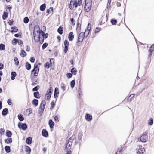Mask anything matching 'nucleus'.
Instances as JSON below:
<instances>
[{
  "instance_id": "6e6552de",
  "label": "nucleus",
  "mask_w": 154,
  "mask_h": 154,
  "mask_svg": "<svg viewBox=\"0 0 154 154\" xmlns=\"http://www.w3.org/2000/svg\"><path fill=\"white\" fill-rule=\"evenodd\" d=\"M147 139V136L146 134H143L140 138V141L143 142H146Z\"/></svg>"
},
{
  "instance_id": "c756f323",
  "label": "nucleus",
  "mask_w": 154,
  "mask_h": 154,
  "mask_svg": "<svg viewBox=\"0 0 154 154\" xmlns=\"http://www.w3.org/2000/svg\"><path fill=\"white\" fill-rule=\"evenodd\" d=\"M5 149L7 153H9L10 152V148L9 146H7L5 148Z\"/></svg>"
},
{
  "instance_id": "e2e57ef3",
  "label": "nucleus",
  "mask_w": 154,
  "mask_h": 154,
  "mask_svg": "<svg viewBox=\"0 0 154 154\" xmlns=\"http://www.w3.org/2000/svg\"><path fill=\"white\" fill-rule=\"evenodd\" d=\"M3 65L0 63V69H2L3 68Z\"/></svg>"
},
{
  "instance_id": "a878e982",
  "label": "nucleus",
  "mask_w": 154,
  "mask_h": 154,
  "mask_svg": "<svg viewBox=\"0 0 154 154\" xmlns=\"http://www.w3.org/2000/svg\"><path fill=\"white\" fill-rule=\"evenodd\" d=\"M6 135L8 137H10L12 135L11 132L9 131H7L6 133Z\"/></svg>"
},
{
  "instance_id": "680f3d73",
  "label": "nucleus",
  "mask_w": 154,
  "mask_h": 154,
  "mask_svg": "<svg viewBox=\"0 0 154 154\" xmlns=\"http://www.w3.org/2000/svg\"><path fill=\"white\" fill-rule=\"evenodd\" d=\"M82 3V1L81 0H78V5L79 4V5H80Z\"/></svg>"
},
{
  "instance_id": "ddd939ff",
  "label": "nucleus",
  "mask_w": 154,
  "mask_h": 154,
  "mask_svg": "<svg viewBox=\"0 0 154 154\" xmlns=\"http://www.w3.org/2000/svg\"><path fill=\"white\" fill-rule=\"evenodd\" d=\"M42 135L45 137H47L48 135V132L45 129H43L42 131Z\"/></svg>"
},
{
  "instance_id": "393cba45",
  "label": "nucleus",
  "mask_w": 154,
  "mask_h": 154,
  "mask_svg": "<svg viewBox=\"0 0 154 154\" xmlns=\"http://www.w3.org/2000/svg\"><path fill=\"white\" fill-rule=\"evenodd\" d=\"M34 97L37 98H40V96L39 93L38 92H34Z\"/></svg>"
},
{
  "instance_id": "7c9ffc66",
  "label": "nucleus",
  "mask_w": 154,
  "mask_h": 154,
  "mask_svg": "<svg viewBox=\"0 0 154 154\" xmlns=\"http://www.w3.org/2000/svg\"><path fill=\"white\" fill-rule=\"evenodd\" d=\"M57 31L61 35L63 33V30L62 28H61V27H60L58 29Z\"/></svg>"
},
{
  "instance_id": "338daca9",
  "label": "nucleus",
  "mask_w": 154,
  "mask_h": 154,
  "mask_svg": "<svg viewBox=\"0 0 154 154\" xmlns=\"http://www.w3.org/2000/svg\"><path fill=\"white\" fill-rule=\"evenodd\" d=\"M27 111H29V114L32 113V110L31 109H27Z\"/></svg>"
},
{
  "instance_id": "13d9d810",
  "label": "nucleus",
  "mask_w": 154,
  "mask_h": 154,
  "mask_svg": "<svg viewBox=\"0 0 154 154\" xmlns=\"http://www.w3.org/2000/svg\"><path fill=\"white\" fill-rule=\"evenodd\" d=\"M5 132V131H4V130L2 128H1V129H0V133H4V132Z\"/></svg>"
},
{
  "instance_id": "79ce46f5",
  "label": "nucleus",
  "mask_w": 154,
  "mask_h": 154,
  "mask_svg": "<svg viewBox=\"0 0 154 154\" xmlns=\"http://www.w3.org/2000/svg\"><path fill=\"white\" fill-rule=\"evenodd\" d=\"M29 21V19L27 17H25L24 20L23 22L25 23H27Z\"/></svg>"
},
{
  "instance_id": "864d4df0",
  "label": "nucleus",
  "mask_w": 154,
  "mask_h": 154,
  "mask_svg": "<svg viewBox=\"0 0 154 154\" xmlns=\"http://www.w3.org/2000/svg\"><path fill=\"white\" fill-rule=\"evenodd\" d=\"M8 104L10 105L12 104L11 100V99H8L7 101Z\"/></svg>"
},
{
  "instance_id": "4468645a",
  "label": "nucleus",
  "mask_w": 154,
  "mask_h": 154,
  "mask_svg": "<svg viewBox=\"0 0 154 154\" xmlns=\"http://www.w3.org/2000/svg\"><path fill=\"white\" fill-rule=\"evenodd\" d=\"M39 34L41 35L43 37L45 38H47L48 35V34H45L44 32L42 31L39 32Z\"/></svg>"
},
{
  "instance_id": "6ab92c4d",
  "label": "nucleus",
  "mask_w": 154,
  "mask_h": 154,
  "mask_svg": "<svg viewBox=\"0 0 154 154\" xmlns=\"http://www.w3.org/2000/svg\"><path fill=\"white\" fill-rule=\"evenodd\" d=\"M58 88H56L54 90V98H56L57 96V95L59 94V92L58 91Z\"/></svg>"
},
{
  "instance_id": "e433bc0d",
  "label": "nucleus",
  "mask_w": 154,
  "mask_h": 154,
  "mask_svg": "<svg viewBox=\"0 0 154 154\" xmlns=\"http://www.w3.org/2000/svg\"><path fill=\"white\" fill-rule=\"evenodd\" d=\"M72 3L73 1H70L69 5V8L70 9H72L74 8V6L72 5Z\"/></svg>"
},
{
  "instance_id": "774afa93",
  "label": "nucleus",
  "mask_w": 154,
  "mask_h": 154,
  "mask_svg": "<svg viewBox=\"0 0 154 154\" xmlns=\"http://www.w3.org/2000/svg\"><path fill=\"white\" fill-rule=\"evenodd\" d=\"M57 39H58V40L59 42H60L61 40L60 37L59 36H58L57 37Z\"/></svg>"
},
{
  "instance_id": "2eb2a0df",
  "label": "nucleus",
  "mask_w": 154,
  "mask_h": 154,
  "mask_svg": "<svg viewBox=\"0 0 154 154\" xmlns=\"http://www.w3.org/2000/svg\"><path fill=\"white\" fill-rule=\"evenodd\" d=\"M49 124L50 128H53L54 123L50 119L49 120Z\"/></svg>"
},
{
  "instance_id": "1a4fd4ad",
  "label": "nucleus",
  "mask_w": 154,
  "mask_h": 154,
  "mask_svg": "<svg viewBox=\"0 0 154 154\" xmlns=\"http://www.w3.org/2000/svg\"><path fill=\"white\" fill-rule=\"evenodd\" d=\"M85 118L87 121H91L92 119V116L88 114H86L85 116Z\"/></svg>"
},
{
  "instance_id": "c85d7f7f",
  "label": "nucleus",
  "mask_w": 154,
  "mask_h": 154,
  "mask_svg": "<svg viewBox=\"0 0 154 154\" xmlns=\"http://www.w3.org/2000/svg\"><path fill=\"white\" fill-rule=\"evenodd\" d=\"M18 117L20 121H22L24 120V118L23 116L21 114L18 115Z\"/></svg>"
},
{
  "instance_id": "f8f14e48",
  "label": "nucleus",
  "mask_w": 154,
  "mask_h": 154,
  "mask_svg": "<svg viewBox=\"0 0 154 154\" xmlns=\"http://www.w3.org/2000/svg\"><path fill=\"white\" fill-rule=\"evenodd\" d=\"M74 36L73 35L72 32H70L69 34L68 39L70 41H72L74 38Z\"/></svg>"
},
{
  "instance_id": "603ef678",
  "label": "nucleus",
  "mask_w": 154,
  "mask_h": 154,
  "mask_svg": "<svg viewBox=\"0 0 154 154\" xmlns=\"http://www.w3.org/2000/svg\"><path fill=\"white\" fill-rule=\"evenodd\" d=\"M66 76L68 78H70L72 76V74L71 73H68L66 74Z\"/></svg>"
},
{
  "instance_id": "69168bd1",
  "label": "nucleus",
  "mask_w": 154,
  "mask_h": 154,
  "mask_svg": "<svg viewBox=\"0 0 154 154\" xmlns=\"http://www.w3.org/2000/svg\"><path fill=\"white\" fill-rule=\"evenodd\" d=\"M26 51H29L30 50V47H29L28 46H27L26 47Z\"/></svg>"
},
{
  "instance_id": "de8ad7c7",
  "label": "nucleus",
  "mask_w": 154,
  "mask_h": 154,
  "mask_svg": "<svg viewBox=\"0 0 154 154\" xmlns=\"http://www.w3.org/2000/svg\"><path fill=\"white\" fill-rule=\"evenodd\" d=\"M149 121H150L149 122L148 124L150 125H151L153 124V119L152 118H150V119Z\"/></svg>"
},
{
  "instance_id": "5fc2aeb1",
  "label": "nucleus",
  "mask_w": 154,
  "mask_h": 154,
  "mask_svg": "<svg viewBox=\"0 0 154 154\" xmlns=\"http://www.w3.org/2000/svg\"><path fill=\"white\" fill-rule=\"evenodd\" d=\"M71 23L72 25H75V22H74V20L73 18H72L71 19Z\"/></svg>"
},
{
  "instance_id": "a18cd8bd",
  "label": "nucleus",
  "mask_w": 154,
  "mask_h": 154,
  "mask_svg": "<svg viewBox=\"0 0 154 154\" xmlns=\"http://www.w3.org/2000/svg\"><path fill=\"white\" fill-rule=\"evenodd\" d=\"M17 39H14L12 41V43L14 45H16L17 43Z\"/></svg>"
},
{
  "instance_id": "aec40b11",
  "label": "nucleus",
  "mask_w": 154,
  "mask_h": 154,
  "mask_svg": "<svg viewBox=\"0 0 154 154\" xmlns=\"http://www.w3.org/2000/svg\"><path fill=\"white\" fill-rule=\"evenodd\" d=\"M46 8V5L45 4H44L42 5L40 7V10L41 11H44L45 8Z\"/></svg>"
},
{
  "instance_id": "c9c22d12",
  "label": "nucleus",
  "mask_w": 154,
  "mask_h": 154,
  "mask_svg": "<svg viewBox=\"0 0 154 154\" xmlns=\"http://www.w3.org/2000/svg\"><path fill=\"white\" fill-rule=\"evenodd\" d=\"M11 32H17L18 30V29L16 28H14L12 27L11 28Z\"/></svg>"
},
{
  "instance_id": "f257e3e1",
  "label": "nucleus",
  "mask_w": 154,
  "mask_h": 154,
  "mask_svg": "<svg viewBox=\"0 0 154 154\" xmlns=\"http://www.w3.org/2000/svg\"><path fill=\"white\" fill-rule=\"evenodd\" d=\"M89 24L88 25V29L87 30L85 29L84 32H82L80 33L78 37L77 43H78L79 42H82V41L85 37V33L87 34V35L88 34L90 29H90H89Z\"/></svg>"
},
{
  "instance_id": "6e6d98bb",
  "label": "nucleus",
  "mask_w": 154,
  "mask_h": 154,
  "mask_svg": "<svg viewBox=\"0 0 154 154\" xmlns=\"http://www.w3.org/2000/svg\"><path fill=\"white\" fill-rule=\"evenodd\" d=\"M54 120L56 121H59V119L58 118V117L57 116H56L54 117Z\"/></svg>"
},
{
  "instance_id": "0eeeda50",
  "label": "nucleus",
  "mask_w": 154,
  "mask_h": 154,
  "mask_svg": "<svg viewBox=\"0 0 154 154\" xmlns=\"http://www.w3.org/2000/svg\"><path fill=\"white\" fill-rule=\"evenodd\" d=\"M64 45L65 46L64 51L65 53H66L68 49V47L69 46V42L67 40H65L64 41Z\"/></svg>"
},
{
  "instance_id": "7ed1b4c3",
  "label": "nucleus",
  "mask_w": 154,
  "mask_h": 154,
  "mask_svg": "<svg viewBox=\"0 0 154 154\" xmlns=\"http://www.w3.org/2000/svg\"><path fill=\"white\" fill-rule=\"evenodd\" d=\"M53 88L50 87L47 90L45 95V98L46 100H49L51 97V93L53 91Z\"/></svg>"
},
{
  "instance_id": "c03bdc74",
  "label": "nucleus",
  "mask_w": 154,
  "mask_h": 154,
  "mask_svg": "<svg viewBox=\"0 0 154 154\" xmlns=\"http://www.w3.org/2000/svg\"><path fill=\"white\" fill-rule=\"evenodd\" d=\"M61 88L63 91H65V87L64 84L63 83H62L61 84Z\"/></svg>"
},
{
  "instance_id": "dca6fc26",
  "label": "nucleus",
  "mask_w": 154,
  "mask_h": 154,
  "mask_svg": "<svg viewBox=\"0 0 154 154\" xmlns=\"http://www.w3.org/2000/svg\"><path fill=\"white\" fill-rule=\"evenodd\" d=\"M32 138L30 137H29L26 139V141L27 144H30L32 143Z\"/></svg>"
},
{
  "instance_id": "8fccbe9b",
  "label": "nucleus",
  "mask_w": 154,
  "mask_h": 154,
  "mask_svg": "<svg viewBox=\"0 0 154 154\" xmlns=\"http://www.w3.org/2000/svg\"><path fill=\"white\" fill-rule=\"evenodd\" d=\"M45 67L47 68H49L50 67V64L49 63L46 62L45 63Z\"/></svg>"
},
{
  "instance_id": "f3484780",
  "label": "nucleus",
  "mask_w": 154,
  "mask_h": 154,
  "mask_svg": "<svg viewBox=\"0 0 154 154\" xmlns=\"http://www.w3.org/2000/svg\"><path fill=\"white\" fill-rule=\"evenodd\" d=\"M21 53L20 54V56L22 57H24L26 55V52L23 50H22L21 51Z\"/></svg>"
},
{
  "instance_id": "5701e85b",
  "label": "nucleus",
  "mask_w": 154,
  "mask_h": 154,
  "mask_svg": "<svg viewBox=\"0 0 154 154\" xmlns=\"http://www.w3.org/2000/svg\"><path fill=\"white\" fill-rule=\"evenodd\" d=\"M26 67L27 70H30L31 68V66L30 64L29 63H28L27 62H26Z\"/></svg>"
},
{
  "instance_id": "b1692460",
  "label": "nucleus",
  "mask_w": 154,
  "mask_h": 154,
  "mask_svg": "<svg viewBox=\"0 0 154 154\" xmlns=\"http://www.w3.org/2000/svg\"><path fill=\"white\" fill-rule=\"evenodd\" d=\"M12 142V139L11 138H9L5 140V142L7 143H11Z\"/></svg>"
},
{
  "instance_id": "4d7b16f0",
  "label": "nucleus",
  "mask_w": 154,
  "mask_h": 154,
  "mask_svg": "<svg viewBox=\"0 0 154 154\" xmlns=\"http://www.w3.org/2000/svg\"><path fill=\"white\" fill-rule=\"evenodd\" d=\"M17 43H18L19 45L21 44L22 42L21 40H17Z\"/></svg>"
},
{
  "instance_id": "2f4dec72",
  "label": "nucleus",
  "mask_w": 154,
  "mask_h": 154,
  "mask_svg": "<svg viewBox=\"0 0 154 154\" xmlns=\"http://www.w3.org/2000/svg\"><path fill=\"white\" fill-rule=\"evenodd\" d=\"M75 84V81L74 80H73L71 82L70 85H71V87L72 88H73L74 87Z\"/></svg>"
},
{
  "instance_id": "a19ab883",
  "label": "nucleus",
  "mask_w": 154,
  "mask_h": 154,
  "mask_svg": "<svg viewBox=\"0 0 154 154\" xmlns=\"http://www.w3.org/2000/svg\"><path fill=\"white\" fill-rule=\"evenodd\" d=\"M14 60L16 65H18L19 61H18V60L17 58L16 57H15L14 58Z\"/></svg>"
},
{
  "instance_id": "bb28decb",
  "label": "nucleus",
  "mask_w": 154,
  "mask_h": 154,
  "mask_svg": "<svg viewBox=\"0 0 154 154\" xmlns=\"http://www.w3.org/2000/svg\"><path fill=\"white\" fill-rule=\"evenodd\" d=\"M77 70L75 68H72L71 70V72L74 75H76L77 73Z\"/></svg>"
},
{
  "instance_id": "9d476101",
  "label": "nucleus",
  "mask_w": 154,
  "mask_h": 154,
  "mask_svg": "<svg viewBox=\"0 0 154 154\" xmlns=\"http://www.w3.org/2000/svg\"><path fill=\"white\" fill-rule=\"evenodd\" d=\"M40 35L39 34L38 35H35V34L33 33L34 38L35 41L36 42H38L39 41H40Z\"/></svg>"
},
{
  "instance_id": "58836bf2",
  "label": "nucleus",
  "mask_w": 154,
  "mask_h": 154,
  "mask_svg": "<svg viewBox=\"0 0 154 154\" xmlns=\"http://www.w3.org/2000/svg\"><path fill=\"white\" fill-rule=\"evenodd\" d=\"M5 48V45L3 44L0 45V50H3Z\"/></svg>"
},
{
  "instance_id": "09e8293b",
  "label": "nucleus",
  "mask_w": 154,
  "mask_h": 154,
  "mask_svg": "<svg viewBox=\"0 0 154 154\" xmlns=\"http://www.w3.org/2000/svg\"><path fill=\"white\" fill-rule=\"evenodd\" d=\"M101 29L100 28H99L97 27L96 28L94 32L95 33H98Z\"/></svg>"
},
{
  "instance_id": "0e129e2a",
  "label": "nucleus",
  "mask_w": 154,
  "mask_h": 154,
  "mask_svg": "<svg viewBox=\"0 0 154 154\" xmlns=\"http://www.w3.org/2000/svg\"><path fill=\"white\" fill-rule=\"evenodd\" d=\"M14 36L16 37H19V36H21L19 34H15V35H14Z\"/></svg>"
},
{
  "instance_id": "4be33fe9",
  "label": "nucleus",
  "mask_w": 154,
  "mask_h": 154,
  "mask_svg": "<svg viewBox=\"0 0 154 154\" xmlns=\"http://www.w3.org/2000/svg\"><path fill=\"white\" fill-rule=\"evenodd\" d=\"M11 79L12 80H14L15 79V77L16 76L17 74L15 72H12L11 73Z\"/></svg>"
},
{
  "instance_id": "9b49d317",
  "label": "nucleus",
  "mask_w": 154,
  "mask_h": 154,
  "mask_svg": "<svg viewBox=\"0 0 154 154\" xmlns=\"http://www.w3.org/2000/svg\"><path fill=\"white\" fill-rule=\"evenodd\" d=\"M145 151V149L144 148H141L137 150L136 152L137 154H143Z\"/></svg>"
},
{
  "instance_id": "a211bd4d",
  "label": "nucleus",
  "mask_w": 154,
  "mask_h": 154,
  "mask_svg": "<svg viewBox=\"0 0 154 154\" xmlns=\"http://www.w3.org/2000/svg\"><path fill=\"white\" fill-rule=\"evenodd\" d=\"M8 112V110L7 108H5L2 112V114L3 115H6Z\"/></svg>"
},
{
  "instance_id": "37998d69",
  "label": "nucleus",
  "mask_w": 154,
  "mask_h": 154,
  "mask_svg": "<svg viewBox=\"0 0 154 154\" xmlns=\"http://www.w3.org/2000/svg\"><path fill=\"white\" fill-rule=\"evenodd\" d=\"M111 22L112 25H115L117 23V21L115 20L112 19L111 20Z\"/></svg>"
},
{
  "instance_id": "f03ea898",
  "label": "nucleus",
  "mask_w": 154,
  "mask_h": 154,
  "mask_svg": "<svg viewBox=\"0 0 154 154\" xmlns=\"http://www.w3.org/2000/svg\"><path fill=\"white\" fill-rule=\"evenodd\" d=\"M92 1L91 0H85L84 9L87 12H89L91 9Z\"/></svg>"
},
{
  "instance_id": "bf43d9fd",
  "label": "nucleus",
  "mask_w": 154,
  "mask_h": 154,
  "mask_svg": "<svg viewBox=\"0 0 154 154\" xmlns=\"http://www.w3.org/2000/svg\"><path fill=\"white\" fill-rule=\"evenodd\" d=\"M13 23V21L12 20H10L8 21V23L10 25H11Z\"/></svg>"
},
{
  "instance_id": "412c9836",
  "label": "nucleus",
  "mask_w": 154,
  "mask_h": 154,
  "mask_svg": "<svg viewBox=\"0 0 154 154\" xmlns=\"http://www.w3.org/2000/svg\"><path fill=\"white\" fill-rule=\"evenodd\" d=\"M32 104L35 106H37L38 104V100L36 99H34L32 101Z\"/></svg>"
},
{
  "instance_id": "f704fd0d",
  "label": "nucleus",
  "mask_w": 154,
  "mask_h": 154,
  "mask_svg": "<svg viewBox=\"0 0 154 154\" xmlns=\"http://www.w3.org/2000/svg\"><path fill=\"white\" fill-rule=\"evenodd\" d=\"M8 14L7 13L4 12L3 15V18L4 20H5L8 17Z\"/></svg>"
},
{
  "instance_id": "4c0bfd02",
  "label": "nucleus",
  "mask_w": 154,
  "mask_h": 154,
  "mask_svg": "<svg viewBox=\"0 0 154 154\" xmlns=\"http://www.w3.org/2000/svg\"><path fill=\"white\" fill-rule=\"evenodd\" d=\"M55 106V103H54L52 101L51 102V106L50 107V109L52 110V109L54 108V106Z\"/></svg>"
},
{
  "instance_id": "72a5a7b5",
  "label": "nucleus",
  "mask_w": 154,
  "mask_h": 154,
  "mask_svg": "<svg viewBox=\"0 0 154 154\" xmlns=\"http://www.w3.org/2000/svg\"><path fill=\"white\" fill-rule=\"evenodd\" d=\"M72 5L76 8L78 6V2L76 1H73Z\"/></svg>"
},
{
  "instance_id": "052dcab7",
  "label": "nucleus",
  "mask_w": 154,
  "mask_h": 154,
  "mask_svg": "<svg viewBox=\"0 0 154 154\" xmlns=\"http://www.w3.org/2000/svg\"><path fill=\"white\" fill-rule=\"evenodd\" d=\"M35 60V59L34 57H32L31 58L30 60V61L31 62L33 63L34 62Z\"/></svg>"
},
{
  "instance_id": "49530a36",
  "label": "nucleus",
  "mask_w": 154,
  "mask_h": 154,
  "mask_svg": "<svg viewBox=\"0 0 154 154\" xmlns=\"http://www.w3.org/2000/svg\"><path fill=\"white\" fill-rule=\"evenodd\" d=\"M39 88V87L38 86H37L35 87V88H33V89H32L33 91H37L38 89Z\"/></svg>"
},
{
  "instance_id": "423d86ee",
  "label": "nucleus",
  "mask_w": 154,
  "mask_h": 154,
  "mask_svg": "<svg viewBox=\"0 0 154 154\" xmlns=\"http://www.w3.org/2000/svg\"><path fill=\"white\" fill-rule=\"evenodd\" d=\"M39 68L38 66H35L31 72L32 74H33L34 76H37L38 73Z\"/></svg>"
},
{
  "instance_id": "ea45409f",
  "label": "nucleus",
  "mask_w": 154,
  "mask_h": 154,
  "mask_svg": "<svg viewBox=\"0 0 154 154\" xmlns=\"http://www.w3.org/2000/svg\"><path fill=\"white\" fill-rule=\"evenodd\" d=\"M154 51V44L152 45L151 47L150 48L149 50V51L153 52Z\"/></svg>"
},
{
  "instance_id": "473e14b6",
  "label": "nucleus",
  "mask_w": 154,
  "mask_h": 154,
  "mask_svg": "<svg viewBox=\"0 0 154 154\" xmlns=\"http://www.w3.org/2000/svg\"><path fill=\"white\" fill-rule=\"evenodd\" d=\"M25 151L27 153H30L31 152V149L29 147L27 146L26 148Z\"/></svg>"
},
{
  "instance_id": "3c124183",
  "label": "nucleus",
  "mask_w": 154,
  "mask_h": 154,
  "mask_svg": "<svg viewBox=\"0 0 154 154\" xmlns=\"http://www.w3.org/2000/svg\"><path fill=\"white\" fill-rule=\"evenodd\" d=\"M48 45V44L47 43H44L42 46V48L43 49H45Z\"/></svg>"
},
{
  "instance_id": "39448f33",
  "label": "nucleus",
  "mask_w": 154,
  "mask_h": 154,
  "mask_svg": "<svg viewBox=\"0 0 154 154\" xmlns=\"http://www.w3.org/2000/svg\"><path fill=\"white\" fill-rule=\"evenodd\" d=\"M45 104L46 102L45 101L43 100L42 102L39 109V111L40 112V113L41 114H42L45 108Z\"/></svg>"
},
{
  "instance_id": "cd10ccee",
  "label": "nucleus",
  "mask_w": 154,
  "mask_h": 154,
  "mask_svg": "<svg viewBox=\"0 0 154 154\" xmlns=\"http://www.w3.org/2000/svg\"><path fill=\"white\" fill-rule=\"evenodd\" d=\"M27 125L25 123H23L21 125L22 128L23 130H26L27 129Z\"/></svg>"
},
{
  "instance_id": "20e7f679",
  "label": "nucleus",
  "mask_w": 154,
  "mask_h": 154,
  "mask_svg": "<svg viewBox=\"0 0 154 154\" xmlns=\"http://www.w3.org/2000/svg\"><path fill=\"white\" fill-rule=\"evenodd\" d=\"M72 145L71 143H69L68 141L66 143V146L65 148V150L67 152L66 154H71L72 153L71 151L70 150L71 147V145Z\"/></svg>"
}]
</instances>
